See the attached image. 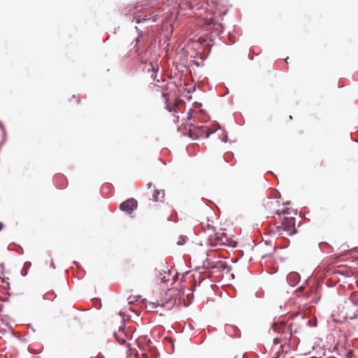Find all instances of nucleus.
<instances>
[{"label": "nucleus", "mask_w": 358, "mask_h": 358, "mask_svg": "<svg viewBox=\"0 0 358 358\" xmlns=\"http://www.w3.org/2000/svg\"><path fill=\"white\" fill-rule=\"evenodd\" d=\"M215 236H216V238H215V243H210L213 246L222 245L224 244V242L223 241V238H225L224 236H221L220 237H218L217 235H215Z\"/></svg>", "instance_id": "f8f14e48"}, {"label": "nucleus", "mask_w": 358, "mask_h": 358, "mask_svg": "<svg viewBox=\"0 0 358 358\" xmlns=\"http://www.w3.org/2000/svg\"><path fill=\"white\" fill-rule=\"evenodd\" d=\"M346 358H354L355 355L352 350H348L345 355Z\"/></svg>", "instance_id": "4468645a"}, {"label": "nucleus", "mask_w": 358, "mask_h": 358, "mask_svg": "<svg viewBox=\"0 0 358 358\" xmlns=\"http://www.w3.org/2000/svg\"><path fill=\"white\" fill-rule=\"evenodd\" d=\"M275 231L280 235L292 236L296 233L295 219L292 216H285L281 222L275 224Z\"/></svg>", "instance_id": "f257e3e1"}, {"label": "nucleus", "mask_w": 358, "mask_h": 358, "mask_svg": "<svg viewBox=\"0 0 358 358\" xmlns=\"http://www.w3.org/2000/svg\"><path fill=\"white\" fill-rule=\"evenodd\" d=\"M280 201L276 199H268L264 203V208L270 213H274L279 215H291L293 211L287 207L280 208Z\"/></svg>", "instance_id": "f03ea898"}, {"label": "nucleus", "mask_w": 358, "mask_h": 358, "mask_svg": "<svg viewBox=\"0 0 358 358\" xmlns=\"http://www.w3.org/2000/svg\"><path fill=\"white\" fill-rule=\"evenodd\" d=\"M114 336L120 345L126 344L127 341L131 338L129 332L126 331L122 327H120L118 331L114 333Z\"/></svg>", "instance_id": "39448f33"}, {"label": "nucleus", "mask_w": 358, "mask_h": 358, "mask_svg": "<svg viewBox=\"0 0 358 358\" xmlns=\"http://www.w3.org/2000/svg\"><path fill=\"white\" fill-rule=\"evenodd\" d=\"M185 242V238H182L181 241H178V245H183Z\"/></svg>", "instance_id": "f3484780"}, {"label": "nucleus", "mask_w": 358, "mask_h": 358, "mask_svg": "<svg viewBox=\"0 0 358 358\" xmlns=\"http://www.w3.org/2000/svg\"><path fill=\"white\" fill-rule=\"evenodd\" d=\"M288 59H289V57H287V58H285V62H286V63H288V62H289V60H288Z\"/></svg>", "instance_id": "412c9836"}, {"label": "nucleus", "mask_w": 358, "mask_h": 358, "mask_svg": "<svg viewBox=\"0 0 358 358\" xmlns=\"http://www.w3.org/2000/svg\"><path fill=\"white\" fill-rule=\"evenodd\" d=\"M130 346H131V345L129 343H128L127 344V348H129V350H131Z\"/></svg>", "instance_id": "5701e85b"}, {"label": "nucleus", "mask_w": 358, "mask_h": 358, "mask_svg": "<svg viewBox=\"0 0 358 358\" xmlns=\"http://www.w3.org/2000/svg\"><path fill=\"white\" fill-rule=\"evenodd\" d=\"M151 186H152V182H149V183L148 184V188H150V187H151Z\"/></svg>", "instance_id": "aec40b11"}, {"label": "nucleus", "mask_w": 358, "mask_h": 358, "mask_svg": "<svg viewBox=\"0 0 358 358\" xmlns=\"http://www.w3.org/2000/svg\"><path fill=\"white\" fill-rule=\"evenodd\" d=\"M292 324L285 322H275L273 324V329L282 337L285 341H289L292 334Z\"/></svg>", "instance_id": "20e7f679"}, {"label": "nucleus", "mask_w": 358, "mask_h": 358, "mask_svg": "<svg viewBox=\"0 0 358 358\" xmlns=\"http://www.w3.org/2000/svg\"><path fill=\"white\" fill-rule=\"evenodd\" d=\"M143 356H144L145 358H148V355L147 354H143Z\"/></svg>", "instance_id": "b1692460"}, {"label": "nucleus", "mask_w": 358, "mask_h": 358, "mask_svg": "<svg viewBox=\"0 0 358 358\" xmlns=\"http://www.w3.org/2000/svg\"><path fill=\"white\" fill-rule=\"evenodd\" d=\"M176 292L174 289H169L165 294V299L161 300H156V301L150 302V306L152 308L166 307L168 309H171L174 305L176 304V298H173V293Z\"/></svg>", "instance_id": "7ed1b4c3"}, {"label": "nucleus", "mask_w": 358, "mask_h": 358, "mask_svg": "<svg viewBox=\"0 0 358 358\" xmlns=\"http://www.w3.org/2000/svg\"><path fill=\"white\" fill-rule=\"evenodd\" d=\"M166 108L169 112L177 113L178 112V106L174 104L173 106H171V103L169 102V100L166 99Z\"/></svg>", "instance_id": "ddd939ff"}, {"label": "nucleus", "mask_w": 358, "mask_h": 358, "mask_svg": "<svg viewBox=\"0 0 358 358\" xmlns=\"http://www.w3.org/2000/svg\"><path fill=\"white\" fill-rule=\"evenodd\" d=\"M212 268H217L219 271H224L227 268V264L224 261H217L209 263Z\"/></svg>", "instance_id": "1a4fd4ad"}, {"label": "nucleus", "mask_w": 358, "mask_h": 358, "mask_svg": "<svg viewBox=\"0 0 358 358\" xmlns=\"http://www.w3.org/2000/svg\"><path fill=\"white\" fill-rule=\"evenodd\" d=\"M150 66L152 71H155L158 70L157 66H156V68H155V65H153L152 63L150 64Z\"/></svg>", "instance_id": "dca6fc26"}, {"label": "nucleus", "mask_w": 358, "mask_h": 358, "mask_svg": "<svg viewBox=\"0 0 358 358\" xmlns=\"http://www.w3.org/2000/svg\"><path fill=\"white\" fill-rule=\"evenodd\" d=\"M131 298L129 299L128 305L134 304V301L133 300H130Z\"/></svg>", "instance_id": "6ab92c4d"}, {"label": "nucleus", "mask_w": 358, "mask_h": 358, "mask_svg": "<svg viewBox=\"0 0 358 358\" xmlns=\"http://www.w3.org/2000/svg\"><path fill=\"white\" fill-rule=\"evenodd\" d=\"M194 110L190 109L187 113V120H190L193 117Z\"/></svg>", "instance_id": "2eb2a0df"}, {"label": "nucleus", "mask_w": 358, "mask_h": 358, "mask_svg": "<svg viewBox=\"0 0 358 358\" xmlns=\"http://www.w3.org/2000/svg\"><path fill=\"white\" fill-rule=\"evenodd\" d=\"M287 341H285L282 337L273 339V350L276 351V353H279L282 350L283 345L285 344Z\"/></svg>", "instance_id": "0eeeda50"}, {"label": "nucleus", "mask_w": 358, "mask_h": 358, "mask_svg": "<svg viewBox=\"0 0 358 358\" xmlns=\"http://www.w3.org/2000/svg\"><path fill=\"white\" fill-rule=\"evenodd\" d=\"M176 278H177V275L176 274H174L172 275V280L173 281H176Z\"/></svg>", "instance_id": "a211bd4d"}, {"label": "nucleus", "mask_w": 358, "mask_h": 358, "mask_svg": "<svg viewBox=\"0 0 358 358\" xmlns=\"http://www.w3.org/2000/svg\"><path fill=\"white\" fill-rule=\"evenodd\" d=\"M137 208V201L134 199H129L120 205L121 210L131 213Z\"/></svg>", "instance_id": "423d86ee"}, {"label": "nucleus", "mask_w": 358, "mask_h": 358, "mask_svg": "<svg viewBox=\"0 0 358 358\" xmlns=\"http://www.w3.org/2000/svg\"><path fill=\"white\" fill-rule=\"evenodd\" d=\"M3 228V224L1 222H0V231Z\"/></svg>", "instance_id": "4be33fe9"}, {"label": "nucleus", "mask_w": 358, "mask_h": 358, "mask_svg": "<svg viewBox=\"0 0 358 358\" xmlns=\"http://www.w3.org/2000/svg\"><path fill=\"white\" fill-rule=\"evenodd\" d=\"M165 192L164 189H155L152 194V200L155 202L162 201L164 199Z\"/></svg>", "instance_id": "6e6552de"}, {"label": "nucleus", "mask_w": 358, "mask_h": 358, "mask_svg": "<svg viewBox=\"0 0 358 358\" xmlns=\"http://www.w3.org/2000/svg\"><path fill=\"white\" fill-rule=\"evenodd\" d=\"M349 300L353 305L358 306V292H353L350 294Z\"/></svg>", "instance_id": "9b49d317"}, {"label": "nucleus", "mask_w": 358, "mask_h": 358, "mask_svg": "<svg viewBox=\"0 0 358 358\" xmlns=\"http://www.w3.org/2000/svg\"><path fill=\"white\" fill-rule=\"evenodd\" d=\"M172 275V271L171 270H168L167 271H164V273L159 274V278L162 282H166L170 281L169 277Z\"/></svg>", "instance_id": "9d476101"}]
</instances>
